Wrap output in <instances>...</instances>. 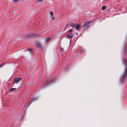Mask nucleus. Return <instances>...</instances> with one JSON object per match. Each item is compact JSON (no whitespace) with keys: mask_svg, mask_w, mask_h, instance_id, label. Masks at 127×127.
<instances>
[{"mask_svg":"<svg viewBox=\"0 0 127 127\" xmlns=\"http://www.w3.org/2000/svg\"><path fill=\"white\" fill-rule=\"evenodd\" d=\"M121 80L125 81L127 79V67L126 66L125 69L121 77Z\"/></svg>","mask_w":127,"mask_h":127,"instance_id":"1","label":"nucleus"},{"mask_svg":"<svg viewBox=\"0 0 127 127\" xmlns=\"http://www.w3.org/2000/svg\"><path fill=\"white\" fill-rule=\"evenodd\" d=\"M92 22H88L84 23L82 25V27H84V29L86 30L89 28L90 26L89 24Z\"/></svg>","mask_w":127,"mask_h":127,"instance_id":"2","label":"nucleus"},{"mask_svg":"<svg viewBox=\"0 0 127 127\" xmlns=\"http://www.w3.org/2000/svg\"><path fill=\"white\" fill-rule=\"evenodd\" d=\"M22 79V78H15L14 81L13 82V83L16 82L17 83H18Z\"/></svg>","mask_w":127,"mask_h":127,"instance_id":"3","label":"nucleus"},{"mask_svg":"<svg viewBox=\"0 0 127 127\" xmlns=\"http://www.w3.org/2000/svg\"><path fill=\"white\" fill-rule=\"evenodd\" d=\"M66 35L69 38H71V39L72 38L73 35H72V33L67 34Z\"/></svg>","mask_w":127,"mask_h":127,"instance_id":"4","label":"nucleus"},{"mask_svg":"<svg viewBox=\"0 0 127 127\" xmlns=\"http://www.w3.org/2000/svg\"><path fill=\"white\" fill-rule=\"evenodd\" d=\"M80 27V26L79 24H77L75 26V28L76 30H78L79 29Z\"/></svg>","mask_w":127,"mask_h":127,"instance_id":"5","label":"nucleus"},{"mask_svg":"<svg viewBox=\"0 0 127 127\" xmlns=\"http://www.w3.org/2000/svg\"><path fill=\"white\" fill-rule=\"evenodd\" d=\"M36 46L37 47L40 48L41 47V44L39 43H37L36 44Z\"/></svg>","mask_w":127,"mask_h":127,"instance_id":"6","label":"nucleus"},{"mask_svg":"<svg viewBox=\"0 0 127 127\" xmlns=\"http://www.w3.org/2000/svg\"><path fill=\"white\" fill-rule=\"evenodd\" d=\"M123 62L124 63L125 65L126 66H127V60L126 59L124 60V61H123Z\"/></svg>","mask_w":127,"mask_h":127,"instance_id":"7","label":"nucleus"},{"mask_svg":"<svg viewBox=\"0 0 127 127\" xmlns=\"http://www.w3.org/2000/svg\"><path fill=\"white\" fill-rule=\"evenodd\" d=\"M124 52H125V54H126V44H125L124 45Z\"/></svg>","mask_w":127,"mask_h":127,"instance_id":"8","label":"nucleus"},{"mask_svg":"<svg viewBox=\"0 0 127 127\" xmlns=\"http://www.w3.org/2000/svg\"><path fill=\"white\" fill-rule=\"evenodd\" d=\"M50 39L51 38H47L46 39V41L47 42H48L49 40H50Z\"/></svg>","mask_w":127,"mask_h":127,"instance_id":"9","label":"nucleus"},{"mask_svg":"<svg viewBox=\"0 0 127 127\" xmlns=\"http://www.w3.org/2000/svg\"><path fill=\"white\" fill-rule=\"evenodd\" d=\"M32 35L31 34H29L28 35L27 38H30L32 36Z\"/></svg>","mask_w":127,"mask_h":127,"instance_id":"10","label":"nucleus"},{"mask_svg":"<svg viewBox=\"0 0 127 127\" xmlns=\"http://www.w3.org/2000/svg\"><path fill=\"white\" fill-rule=\"evenodd\" d=\"M71 26L73 28L75 26V24L73 23H72L71 24Z\"/></svg>","mask_w":127,"mask_h":127,"instance_id":"11","label":"nucleus"},{"mask_svg":"<svg viewBox=\"0 0 127 127\" xmlns=\"http://www.w3.org/2000/svg\"><path fill=\"white\" fill-rule=\"evenodd\" d=\"M27 51H29L31 53H32V49H29Z\"/></svg>","mask_w":127,"mask_h":127,"instance_id":"12","label":"nucleus"},{"mask_svg":"<svg viewBox=\"0 0 127 127\" xmlns=\"http://www.w3.org/2000/svg\"><path fill=\"white\" fill-rule=\"evenodd\" d=\"M50 83H49V82L48 81H47L46 83V84L45 85V87H46L48 86V85Z\"/></svg>","mask_w":127,"mask_h":127,"instance_id":"13","label":"nucleus"},{"mask_svg":"<svg viewBox=\"0 0 127 127\" xmlns=\"http://www.w3.org/2000/svg\"><path fill=\"white\" fill-rule=\"evenodd\" d=\"M106 6H104L102 7V10H104L106 8Z\"/></svg>","mask_w":127,"mask_h":127,"instance_id":"14","label":"nucleus"},{"mask_svg":"<svg viewBox=\"0 0 127 127\" xmlns=\"http://www.w3.org/2000/svg\"><path fill=\"white\" fill-rule=\"evenodd\" d=\"M16 89L15 88H12L10 90V92L12 91L15 90Z\"/></svg>","mask_w":127,"mask_h":127,"instance_id":"15","label":"nucleus"},{"mask_svg":"<svg viewBox=\"0 0 127 127\" xmlns=\"http://www.w3.org/2000/svg\"><path fill=\"white\" fill-rule=\"evenodd\" d=\"M49 13L51 16H53V14L52 12H50Z\"/></svg>","mask_w":127,"mask_h":127,"instance_id":"16","label":"nucleus"},{"mask_svg":"<svg viewBox=\"0 0 127 127\" xmlns=\"http://www.w3.org/2000/svg\"><path fill=\"white\" fill-rule=\"evenodd\" d=\"M60 50H61V52H64V50H63V49L61 47L60 48Z\"/></svg>","mask_w":127,"mask_h":127,"instance_id":"17","label":"nucleus"},{"mask_svg":"<svg viewBox=\"0 0 127 127\" xmlns=\"http://www.w3.org/2000/svg\"><path fill=\"white\" fill-rule=\"evenodd\" d=\"M43 1V0H37V2H42Z\"/></svg>","mask_w":127,"mask_h":127,"instance_id":"18","label":"nucleus"},{"mask_svg":"<svg viewBox=\"0 0 127 127\" xmlns=\"http://www.w3.org/2000/svg\"><path fill=\"white\" fill-rule=\"evenodd\" d=\"M72 31V29H70L69 30V32H71Z\"/></svg>","mask_w":127,"mask_h":127,"instance_id":"19","label":"nucleus"},{"mask_svg":"<svg viewBox=\"0 0 127 127\" xmlns=\"http://www.w3.org/2000/svg\"><path fill=\"white\" fill-rule=\"evenodd\" d=\"M4 64H0V67H2Z\"/></svg>","mask_w":127,"mask_h":127,"instance_id":"20","label":"nucleus"},{"mask_svg":"<svg viewBox=\"0 0 127 127\" xmlns=\"http://www.w3.org/2000/svg\"><path fill=\"white\" fill-rule=\"evenodd\" d=\"M18 0H13V1L14 2H17V1Z\"/></svg>","mask_w":127,"mask_h":127,"instance_id":"21","label":"nucleus"},{"mask_svg":"<svg viewBox=\"0 0 127 127\" xmlns=\"http://www.w3.org/2000/svg\"><path fill=\"white\" fill-rule=\"evenodd\" d=\"M52 19H54L55 18V17H53L52 18Z\"/></svg>","mask_w":127,"mask_h":127,"instance_id":"22","label":"nucleus"},{"mask_svg":"<svg viewBox=\"0 0 127 127\" xmlns=\"http://www.w3.org/2000/svg\"><path fill=\"white\" fill-rule=\"evenodd\" d=\"M71 41V39H70V42Z\"/></svg>","mask_w":127,"mask_h":127,"instance_id":"23","label":"nucleus"},{"mask_svg":"<svg viewBox=\"0 0 127 127\" xmlns=\"http://www.w3.org/2000/svg\"><path fill=\"white\" fill-rule=\"evenodd\" d=\"M78 34V33H76V34L77 35Z\"/></svg>","mask_w":127,"mask_h":127,"instance_id":"24","label":"nucleus"},{"mask_svg":"<svg viewBox=\"0 0 127 127\" xmlns=\"http://www.w3.org/2000/svg\"><path fill=\"white\" fill-rule=\"evenodd\" d=\"M81 51L82 52V51H83V50H81Z\"/></svg>","mask_w":127,"mask_h":127,"instance_id":"25","label":"nucleus"},{"mask_svg":"<svg viewBox=\"0 0 127 127\" xmlns=\"http://www.w3.org/2000/svg\"><path fill=\"white\" fill-rule=\"evenodd\" d=\"M33 99V100H34V99Z\"/></svg>","mask_w":127,"mask_h":127,"instance_id":"26","label":"nucleus"}]
</instances>
